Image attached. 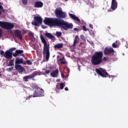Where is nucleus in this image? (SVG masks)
Masks as SVG:
<instances>
[{"mask_svg":"<svg viewBox=\"0 0 128 128\" xmlns=\"http://www.w3.org/2000/svg\"><path fill=\"white\" fill-rule=\"evenodd\" d=\"M68 70H70V68H68V69L67 70V72H68Z\"/></svg>","mask_w":128,"mask_h":128,"instance_id":"nucleus-56","label":"nucleus"},{"mask_svg":"<svg viewBox=\"0 0 128 128\" xmlns=\"http://www.w3.org/2000/svg\"><path fill=\"white\" fill-rule=\"evenodd\" d=\"M0 76H2V74L0 72Z\"/></svg>","mask_w":128,"mask_h":128,"instance_id":"nucleus-57","label":"nucleus"},{"mask_svg":"<svg viewBox=\"0 0 128 128\" xmlns=\"http://www.w3.org/2000/svg\"><path fill=\"white\" fill-rule=\"evenodd\" d=\"M12 70H14V67H11V68H8L6 69V70H7V72H10Z\"/></svg>","mask_w":128,"mask_h":128,"instance_id":"nucleus-33","label":"nucleus"},{"mask_svg":"<svg viewBox=\"0 0 128 128\" xmlns=\"http://www.w3.org/2000/svg\"><path fill=\"white\" fill-rule=\"evenodd\" d=\"M80 44H82V42H80Z\"/></svg>","mask_w":128,"mask_h":128,"instance_id":"nucleus-63","label":"nucleus"},{"mask_svg":"<svg viewBox=\"0 0 128 128\" xmlns=\"http://www.w3.org/2000/svg\"><path fill=\"white\" fill-rule=\"evenodd\" d=\"M60 57V56H58V58H59Z\"/></svg>","mask_w":128,"mask_h":128,"instance_id":"nucleus-60","label":"nucleus"},{"mask_svg":"<svg viewBox=\"0 0 128 128\" xmlns=\"http://www.w3.org/2000/svg\"><path fill=\"white\" fill-rule=\"evenodd\" d=\"M42 28H46V26L42 25Z\"/></svg>","mask_w":128,"mask_h":128,"instance_id":"nucleus-45","label":"nucleus"},{"mask_svg":"<svg viewBox=\"0 0 128 128\" xmlns=\"http://www.w3.org/2000/svg\"><path fill=\"white\" fill-rule=\"evenodd\" d=\"M38 90L37 96H44V91L42 89L39 88Z\"/></svg>","mask_w":128,"mask_h":128,"instance_id":"nucleus-22","label":"nucleus"},{"mask_svg":"<svg viewBox=\"0 0 128 128\" xmlns=\"http://www.w3.org/2000/svg\"><path fill=\"white\" fill-rule=\"evenodd\" d=\"M22 0L23 4H24V6H26V4H28V0Z\"/></svg>","mask_w":128,"mask_h":128,"instance_id":"nucleus-31","label":"nucleus"},{"mask_svg":"<svg viewBox=\"0 0 128 128\" xmlns=\"http://www.w3.org/2000/svg\"><path fill=\"white\" fill-rule=\"evenodd\" d=\"M90 28H94V26H92V24H90Z\"/></svg>","mask_w":128,"mask_h":128,"instance_id":"nucleus-46","label":"nucleus"},{"mask_svg":"<svg viewBox=\"0 0 128 128\" xmlns=\"http://www.w3.org/2000/svg\"><path fill=\"white\" fill-rule=\"evenodd\" d=\"M66 86V84L64 82L60 83V90H64V88Z\"/></svg>","mask_w":128,"mask_h":128,"instance_id":"nucleus-27","label":"nucleus"},{"mask_svg":"<svg viewBox=\"0 0 128 128\" xmlns=\"http://www.w3.org/2000/svg\"><path fill=\"white\" fill-rule=\"evenodd\" d=\"M54 14L56 18H66V13L62 12V8H56L55 10Z\"/></svg>","mask_w":128,"mask_h":128,"instance_id":"nucleus-4","label":"nucleus"},{"mask_svg":"<svg viewBox=\"0 0 128 128\" xmlns=\"http://www.w3.org/2000/svg\"><path fill=\"white\" fill-rule=\"evenodd\" d=\"M24 54V50H18L15 51V52L12 54L13 56L16 58V56H20V54Z\"/></svg>","mask_w":128,"mask_h":128,"instance_id":"nucleus-14","label":"nucleus"},{"mask_svg":"<svg viewBox=\"0 0 128 128\" xmlns=\"http://www.w3.org/2000/svg\"><path fill=\"white\" fill-rule=\"evenodd\" d=\"M38 90L37 89L36 90H35L33 94H30L29 96H30V98H36V97H38Z\"/></svg>","mask_w":128,"mask_h":128,"instance_id":"nucleus-21","label":"nucleus"},{"mask_svg":"<svg viewBox=\"0 0 128 128\" xmlns=\"http://www.w3.org/2000/svg\"><path fill=\"white\" fill-rule=\"evenodd\" d=\"M69 16L72 20H76V22H80V18L78 17H77L76 15L72 14H69Z\"/></svg>","mask_w":128,"mask_h":128,"instance_id":"nucleus-16","label":"nucleus"},{"mask_svg":"<svg viewBox=\"0 0 128 128\" xmlns=\"http://www.w3.org/2000/svg\"><path fill=\"white\" fill-rule=\"evenodd\" d=\"M100 70L106 76H108L109 78H110V76L112 77V76H110V74H108V73L106 72V70L105 69L100 68Z\"/></svg>","mask_w":128,"mask_h":128,"instance_id":"nucleus-23","label":"nucleus"},{"mask_svg":"<svg viewBox=\"0 0 128 128\" xmlns=\"http://www.w3.org/2000/svg\"><path fill=\"white\" fill-rule=\"evenodd\" d=\"M91 36H94V32H92V34H91Z\"/></svg>","mask_w":128,"mask_h":128,"instance_id":"nucleus-51","label":"nucleus"},{"mask_svg":"<svg viewBox=\"0 0 128 128\" xmlns=\"http://www.w3.org/2000/svg\"><path fill=\"white\" fill-rule=\"evenodd\" d=\"M61 76L62 78H64V73H62Z\"/></svg>","mask_w":128,"mask_h":128,"instance_id":"nucleus-43","label":"nucleus"},{"mask_svg":"<svg viewBox=\"0 0 128 128\" xmlns=\"http://www.w3.org/2000/svg\"><path fill=\"white\" fill-rule=\"evenodd\" d=\"M116 8H118V2H116V0H112L111 8L112 10H116Z\"/></svg>","mask_w":128,"mask_h":128,"instance_id":"nucleus-13","label":"nucleus"},{"mask_svg":"<svg viewBox=\"0 0 128 128\" xmlns=\"http://www.w3.org/2000/svg\"><path fill=\"white\" fill-rule=\"evenodd\" d=\"M14 36L20 40H22V34L20 30H16L14 32Z\"/></svg>","mask_w":128,"mask_h":128,"instance_id":"nucleus-8","label":"nucleus"},{"mask_svg":"<svg viewBox=\"0 0 128 128\" xmlns=\"http://www.w3.org/2000/svg\"><path fill=\"white\" fill-rule=\"evenodd\" d=\"M80 26V28H82V26Z\"/></svg>","mask_w":128,"mask_h":128,"instance_id":"nucleus-62","label":"nucleus"},{"mask_svg":"<svg viewBox=\"0 0 128 128\" xmlns=\"http://www.w3.org/2000/svg\"><path fill=\"white\" fill-rule=\"evenodd\" d=\"M65 90H68V87H66L64 88Z\"/></svg>","mask_w":128,"mask_h":128,"instance_id":"nucleus-50","label":"nucleus"},{"mask_svg":"<svg viewBox=\"0 0 128 128\" xmlns=\"http://www.w3.org/2000/svg\"><path fill=\"white\" fill-rule=\"evenodd\" d=\"M10 62H14V60L12 59L10 60Z\"/></svg>","mask_w":128,"mask_h":128,"instance_id":"nucleus-52","label":"nucleus"},{"mask_svg":"<svg viewBox=\"0 0 128 128\" xmlns=\"http://www.w3.org/2000/svg\"><path fill=\"white\" fill-rule=\"evenodd\" d=\"M112 48H118V46L116 44L114 43H113L112 44Z\"/></svg>","mask_w":128,"mask_h":128,"instance_id":"nucleus-40","label":"nucleus"},{"mask_svg":"<svg viewBox=\"0 0 128 128\" xmlns=\"http://www.w3.org/2000/svg\"><path fill=\"white\" fill-rule=\"evenodd\" d=\"M62 32H58V31H57L56 32V36L57 38H60V36H62Z\"/></svg>","mask_w":128,"mask_h":128,"instance_id":"nucleus-25","label":"nucleus"},{"mask_svg":"<svg viewBox=\"0 0 128 128\" xmlns=\"http://www.w3.org/2000/svg\"><path fill=\"white\" fill-rule=\"evenodd\" d=\"M80 37L81 38L82 40H84V42H86V37L84 36V34H81L80 36Z\"/></svg>","mask_w":128,"mask_h":128,"instance_id":"nucleus-32","label":"nucleus"},{"mask_svg":"<svg viewBox=\"0 0 128 128\" xmlns=\"http://www.w3.org/2000/svg\"><path fill=\"white\" fill-rule=\"evenodd\" d=\"M0 26L4 30H12L14 28V25L8 22H0Z\"/></svg>","mask_w":128,"mask_h":128,"instance_id":"nucleus-5","label":"nucleus"},{"mask_svg":"<svg viewBox=\"0 0 128 128\" xmlns=\"http://www.w3.org/2000/svg\"><path fill=\"white\" fill-rule=\"evenodd\" d=\"M2 31L0 30V38H2Z\"/></svg>","mask_w":128,"mask_h":128,"instance_id":"nucleus-49","label":"nucleus"},{"mask_svg":"<svg viewBox=\"0 0 128 128\" xmlns=\"http://www.w3.org/2000/svg\"><path fill=\"white\" fill-rule=\"evenodd\" d=\"M38 74H40L38 72L35 71V72H34L33 74H34V76H38Z\"/></svg>","mask_w":128,"mask_h":128,"instance_id":"nucleus-35","label":"nucleus"},{"mask_svg":"<svg viewBox=\"0 0 128 128\" xmlns=\"http://www.w3.org/2000/svg\"><path fill=\"white\" fill-rule=\"evenodd\" d=\"M40 38L42 44H44L42 54H46V62H48L50 56V43H48V42H46V38L42 34L40 36Z\"/></svg>","mask_w":128,"mask_h":128,"instance_id":"nucleus-2","label":"nucleus"},{"mask_svg":"<svg viewBox=\"0 0 128 128\" xmlns=\"http://www.w3.org/2000/svg\"><path fill=\"white\" fill-rule=\"evenodd\" d=\"M78 36H75V38L74 40L73 46H76V42H78Z\"/></svg>","mask_w":128,"mask_h":128,"instance_id":"nucleus-24","label":"nucleus"},{"mask_svg":"<svg viewBox=\"0 0 128 128\" xmlns=\"http://www.w3.org/2000/svg\"><path fill=\"white\" fill-rule=\"evenodd\" d=\"M14 66V62L10 61L9 64L7 65V66Z\"/></svg>","mask_w":128,"mask_h":128,"instance_id":"nucleus-30","label":"nucleus"},{"mask_svg":"<svg viewBox=\"0 0 128 128\" xmlns=\"http://www.w3.org/2000/svg\"><path fill=\"white\" fill-rule=\"evenodd\" d=\"M21 56H24V58H25L24 56H24V54H21Z\"/></svg>","mask_w":128,"mask_h":128,"instance_id":"nucleus-53","label":"nucleus"},{"mask_svg":"<svg viewBox=\"0 0 128 128\" xmlns=\"http://www.w3.org/2000/svg\"><path fill=\"white\" fill-rule=\"evenodd\" d=\"M82 24H86V22L84 21V20H82Z\"/></svg>","mask_w":128,"mask_h":128,"instance_id":"nucleus-48","label":"nucleus"},{"mask_svg":"<svg viewBox=\"0 0 128 128\" xmlns=\"http://www.w3.org/2000/svg\"><path fill=\"white\" fill-rule=\"evenodd\" d=\"M2 10H0V16H2Z\"/></svg>","mask_w":128,"mask_h":128,"instance_id":"nucleus-54","label":"nucleus"},{"mask_svg":"<svg viewBox=\"0 0 128 128\" xmlns=\"http://www.w3.org/2000/svg\"><path fill=\"white\" fill-rule=\"evenodd\" d=\"M50 72V70H45V74H48Z\"/></svg>","mask_w":128,"mask_h":128,"instance_id":"nucleus-39","label":"nucleus"},{"mask_svg":"<svg viewBox=\"0 0 128 128\" xmlns=\"http://www.w3.org/2000/svg\"><path fill=\"white\" fill-rule=\"evenodd\" d=\"M103 60L104 62H106V60H108V58H106V57H104Z\"/></svg>","mask_w":128,"mask_h":128,"instance_id":"nucleus-42","label":"nucleus"},{"mask_svg":"<svg viewBox=\"0 0 128 128\" xmlns=\"http://www.w3.org/2000/svg\"><path fill=\"white\" fill-rule=\"evenodd\" d=\"M16 50V48H12L10 49V52H14V50Z\"/></svg>","mask_w":128,"mask_h":128,"instance_id":"nucleus-38","label":"nucleus"},{"mask_svg":"<svg viewBox=\"0 0 128 128\" xmlns=\"http://www.w3.org/2000/svg\"><path fill=\"white\" fill-rule=\"evenodd\" d=\"M66 2H68V0H64Z\"/></svg>","mask_w":128,"mask_h":128,"instance_id":"nucleus-58","label":"nucleus"},{"mask_svg":"<svg viewBox=\"0 0 128 128\" xmlns=\"http://www.w3.org/2000/svg\"><path fill=\"white\" fill-rule=\"evenodd\" d=\"M0 54H1V56H4V50L0 51Z\"/></svg>","mask_w":128,"mask_h":128,"instance_id":"nucleus-41","label":"nucleus"},{"mask_svg":"<svg viewBox=\"0 0 128 128\" xmlns=\"http://www.w3.org/2000/svg\"><path fill=\"white\" fill-rule=\"evenodd\" d=\"M43 6L44 3L40 1L36 2L34 4V7L35 8H42Z\"/></svg>","mask_w":128,"mask_h":128,"instance_id":"nucleus-18","label":"nucleus"},{"mask_svg":"<svg viewBox=\"0 0 128 128\" xmlns=\"http://www.w3.org/2000/svg\"><path fill=\"white\" fill-rule=\"evenodd\" d=\"M26 64V61L24 60V58H20L18 57H17L16 58L15 60V64Z\"/></svg>","mask_w":128,"mask_h":128,"instance_id":"nucleus-10","label":"nucleus"},{"mask_svg":"<svg viewBox=\"0 0 128 128\" xmlns=\"http://www.w3.org/2000/svg\"><path fill=\"white\" fill-rule=\"evenodd\" d=\"M96 72L98 74H99V76H100L102 78H108V76L106 75V74L104 72H102L98 68H96Z\"/></svg>","mask_w":128,"mask_h":128,"instance_id":"nucleus-17","label":"nucleus"},{"mask_svg":"<svg viewBox=\"0 0 128 128\" xmlns=\"http://www.w3.org/2000/svg\"><path fill=\"white\" fill-rule=\"evenodd\" d=\"M82 30H84V32H86V30H88V29L86 28V27L84 26H82Z\"/></svg>","mask_w":128,"mask_h":128,"instance_id":"nucleus-36","label":"nucleus"},{"mask_svg":"<svg viewBox=\"0 0 128 128\" xmlns=\"http://www.w3.org/2000/svg\"><path fill=\"white\" fill-rule=\"evenodd\" d=\"M28 36L30 38V40H32L33 38H34V33H32V32H30L28 34Z\"/></svg>","mask_w":128,"mask_h":128,"instance_id":"nucleus-26","label":"nucleus"},{"mask_svg":"<svg viewBox=\"0 0 128 128\" xmlns=\"http://www.w3.org/2000/svg\"><path fill=\"white\" fill-rule=\"evenodd\" d=\"M102 56L104 53L102 51L96 52L91 58V62L94 66H98L102 62Z\"/></svg>","mask_w":128,"mask_h":128,"instance_id":"nucleus-3","label":"nucleus"},{"mask_svg":"<svg viewBox=\"0 0 128 128\" xmlns=\"http://www.w3.org/2000/svg\"><path fill=\"white\" fill-rule=\"evenodd\" d=\"M14 68H16V70H18L19 74H22L23 72H24V67L22 66L20 64H15Z\"/></svg>","mask_w":128,"mask_h":128,"instance_id":"nucleus-9","label":"nucleus"},{"mask_svg":"<svg viewBox=\"0 0 128 128\" xmlns=\"http://www.w3.org/2000/svg\"><path fill=\"white\" fill-rule=\"evenodd\" d=\"M59 62L62 64H66V61H64L62 58H60Z\"/></svg>","mask_w":128,"mask_h":128,"instance_id":"nucleus-28","label":"nucleus"},{"mask_svg":"<svg viewBox=\"0 0 128 128\" xmlns=\"http://www.w3.org/2000/svg\"><path fill=\"white\" fill-rule=\"evenodd\" d=\"M12 52H11L10 50H7L6 51L4 56L6 58H9L10 60H12Z\"/></svg>","mask_w":128,"mask_h":128,"instance_id":"nucleus-11","label":"nucleus"},{"mask_svg":"<svg viewBox=\"0 0 128 128\" xmlns=\"http://www.w3.org/2000/svg\"><path fill=\"white\" fill-rule=\"evenodd\" d=\"M64 48V44H57L54 46V50H59V48Z\"/></svg>","mask_w":128,"mask_h":128,"instance_id":"nucleus-20","label":"nucleus"},{"mask_svg":"<svg viewBox=\"0 0 128 128\" xmlns=\"http://www.w3.org/2000/svg\"><path fill=\"white\" fill-rule=\"evenodd\" d=\"M63 58L64 60V57H63Z\"/></svg>","mask_w":128,"mask_h":128,"instance_id":"nucleus-61","label":"nucleus"},{"mask_svg":"<svg viewBox=\"0 0 128 128\" xmlns=\"http://www.w3.org/2000/svg\"><path fill=\"white\" fill-rule=\"evenodd\" d=\"M56 90V92H57V94H59V92H60V90Z\"/></svg>","mask_w":128,"mask_h":128,"instance_id":"nucleus-47","label":"nucleus"},{"mask_svg":"<svg viewBox=\"0 0 128 128\" xmlns=\"http://www.w3.org/2000/svg\"><path fill=\"white\" fill-rule=\"evenodd\" d=\"M24 62H26L28 66H32V62L30 60H24Z\"/></svg>","mask_w":128,"mask_h":128,"instance_id":"nucleus-29","label":"nucleus"},{"mask_svg":"<svg viewBox=\"0 0 128 128\" xmlns=\"http://www.w3.org/2000/svg\"><path fill=\"white\" fill-rule=\"evenodd\" d=\"M42 18L40 16H36L34 18V20L32 22V26H42Z\"/></svg>","mask_w":128,"mask_h":128,"instance_id":"nucleus-6","label":"nucleus"},{"mask_svg":"<svg viewBox=\"0 0 128 128\" xmlns=\"http://www.w3.org/2000/svg\"><path fill=\"white\" fill-rule=\"evenodd\" d=\"M24 60H28V58H26V57H24Z\"/></svg>","mask_w":128,"mask_h":128,"instance_id":"nucleus-55","label":"nucleus"},{"mask_svg":"<svg viewBox=\"0 0 128 128\" xmlns=\"http://www.w3.org/2000/svg\"><path fill=\"white\" fill-rule=\"evenodd\" d=\"M114 52L112 48H108L106 47L104 49V54L105 56H112H112H114Z\"/></svg>","mask_w":128,"mask_h":128,"instance_id":"nucleus-7","label":"nucleus"},{"mask_svg":"<svg viewBox=\"0 0 128 128\" xmlns=\"http://www.w3.org/2000/svg\"><path fill=\"white\" fill-rule=\"evenodd\" d=\"M34 78V74H31L28 76H26L23 77V80L24 82H28V80L30 78Z\"/></svg>","mask_w":128,"mask_h":128,"instance_id":"nucleus-19","label":"nucleus"},{"mask_svg":"<svg viewBox=\"0 0 128 128\" xmlns=\"http://www.w3.org/2000/svg\"><path fill=\"white\" fill-rule=\"evenodd\" d=\"M73 30L74 32H80V29H78V28H75L73 29Z\"/></svg>","mask_w":128,"mask_h":128,"instance_id":"nucleus-34","label":"nucleus"},{"mask_svg":"<svg viewBox=\"0 0 128 128\" xmlns=\"http://www.w3.org/2000/svg\"><path fill=\"white\" fill-rule=\"evenodd\" d=\"M56 90H60V88H58V86L56 85Z\"/></svg>","mask_w":128,"mask_h":128,"instance_id":"nucleus-44","label":"nucleus"},{"mask_svg":"<svg viewBox=\"0 0 128 128\" xmlns=\"http://www.w3.org/2000/svg\"><path fill=\"white\" fill-rule=\"evenodd\" d=\"M44 36L48 38L51 40L52 42H54V40H56V36H54V35L52 34L50 32H46V33L44 34Z\"/></svg>","mask_w":128,"mask_h":128,"instance_id":"nucleus-12","label":"nucleus"},{"mask_svg":"<svg viewBox=\"0 0 128 128\" xmlns=\"http://www.w3.org/2000/svg\"><path fill=\"white\" fill-rule=\"evenodd\" d=\"M44 22L46 26H60L64 30H72L74 28V24H72L69 23L62 19L58 18L46 17Z\"/></svg>","mask_w":128,"mask_h":128,"instance_id":"nucleus-1","label":"nucleus"},{"mask_svg":"<svg viewBox=\"0 0 128 128\" xmlns=\"http://www.w3.org/2000/svg\"><path fill=\"white\" fill-rule=\"evenodd\" d=\"M0 4H2V3L0 2V10H2V12H4V7Z\"/></svg>","mask_w":128,"mask_h":128,"instance_id":"nucleus-37","label":"nucleus"},{"mask_svg":"<svg viewBox=\"0 0 128 128\" xmlns=\"http://www.w3.org/2000/svg\"><path fill=\"white\" fill-rule=\"evenodd\" d=\"M58 69L52 70L50 72V76H52V78H58Z\"/></svg>","mask_w":128,"mask_h":128,"instance_id":"nucleus-15","label":"nucleus"},{"mask_svg":"<svg viewBox=\"0 0 128 128\" xmlns=\"http://www.w3.org/2000/svg\"><path fill=\"white\" fill-rule=\"evenodd\" d=\"M108 12H110V10H108Z\"/></svg>","mask_w":128,"mask_h":128,"instance_id":"nucleus-59","label":"nucleus"}]
</instances>
